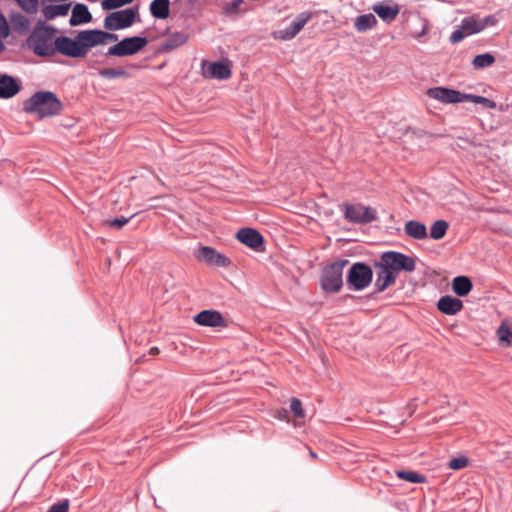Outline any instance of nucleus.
Masks as SVG:
<instances>
[{"mask_svg": "<svg viewBox=\"0 0 512 512\" xmlns=\"http://www.w3.org/2000/svg\"><path fill=\"white\" fill-rule=\"evenodd\" d=\"M23 110L28 114L37 115L39 119H43L60 114L62 103L55 93L38 91L24 101Z\"/></svg>", "mask_w": 512, "mask_h": 512, "instance_id": "1", "label": "nucleus"}, {"mask_svg": "<svg viewBox=\"0 0 512 512\" xmlns=\"http://www.w3.org/2000/svg\"><path fill=\"white\" fill-rule=\"evenodd\" d=\"M56 33L55 27L38 23L30 33L27 45L37 56H54L56 54Z\"/></svg>", "mask_w": 512, "mask_h": 512, "instance_id": "2", "label": "nucleus"}, {"mask_svg": "<svg viewBox=\"0 0 512 512\" xmlns=\"http://www.w3.org/2000/svg\"><path fill=\"white\" fill-rule=\"evenodd\" d=\"M93 48L90 31H79L74 38L68 36L56 37V54L69 58H84Z\"/></svg>", "mask_w": 512, "mask_h": 512, "instance_id": "3", "label": "nucleus"}, {"mask_svg": "<svg viewBox=\"0 0 512 512\" xmlns=\"http://www.w3.org/2000/svg\"><path fill=\"white\" fill-rule=\"evenodd\" d=\"M496 23L497 20L493 15L484 18H480L477 14L464 17L457 29L450 35L449 40L452 44H456L468 36L482 32L489 26H494Z\"/></svg>", "mask_w": 512, "mask_h": 512, "instance_id": "4", "label": "nucleus"}, {"mask_svg": "<svg viewBox=\"0 0 512 512\" xmlns=\"http://www.w3.org/2000/svg\"><path fill=\"white\" fill-rule=\"evenodd\" d=\"M348 264V260H337L322 270L320 277V286L326 293H337L343 286V269Z\"/></svg>", "mask_w": 512, "mask_h": 512, "instance_id": "5", "label": "nucleus"}, {"mask_svg": "<svg viewBox=\"0 0 512 512\" xmlns=\"http://www.w3.org/2000/svg\"><path fill=\"white\" fill-rule=\"evenodd\" d=\"M380 262L396 276L402 271L411 273L416 268V261L413 257L397 251L382 253Z\"/></svg>", "mask_w": 512, "mask_h": 512, "instance_id": "6", "label": "nucleus"}, {"mask_svg": "<svg viewBox=\"0 0 512 512\" xmlns=\"http://www.w3.org/2000/svg\"><path fill=\"white\" fill-rule=\"evenodd\" d=\"M148 43V40L146 37L142 36H133V37H126L116 43L115 45L111 46L107 52L105 53L106 56H117V57H125V56H131L134 54H137L139 51H141Z\"/></svg>", "mask_w": 512, "mask_h": 512, "instance_id": "7", "label": "nucleus"}, {"mask_svg": "<svg viewBox=\"0 0 512 512\" xmlns=\"http://www.w3.org/2000/svg\"><path fill=\"white\" fill-rule=\"evenodd\" d=\"M373 279V271L365 263L357 262L354 263L347 274V283L355 291H361L368 287Z\"/></svg>", "mask_w": 512, "mask_h": 512, "instance_id": "8", "label": "nucleus"}, {"mask_svg": "<svg viewBox=\"0 0 512 512\" xmlns=\"http://www.w3.org/2000/svg\"><path fill=\"white\" fill-rule=\"evenodd\" d=\"M137 8H127L109 13L104 19V28L108 31H117L130 27L136 16Z\"/></svg>", "mask_w": 512, "mask_h": 512, "instance_id": "9", "label": "nucleus"}, {"mask_svg": "<svg viewBox=\"0 0 512 512\" xmlns=\"http://www.w3.org/2000/svg\"><path fill=\"white\" fill-rule=\"evenodd\" d=\"M342 207L344 218L351 223L367 224L377 220V212L372 207L348 203L343 204Z\"/></svg>", "mask_w": 512, "mask_h": 512, "instance_id": "10", "label": "nucleus"}, {"mask_svg": "<svg viewBox=\"0 0 512 512\" xmlns=\"http://www.w3.org/2000/svg\"><path fill=\"white\" fill-rule=\"evenodd\" d=\"M427 95L432 99L446 104L461 103L467 100L466 93L445 87L430 88L427 91Z\"/></svg>", "mask_w": 512, "mask_h": 512, "instance_id": "11", "label": "nucleus"}, {"mask_svg": "<svg viewBox=\"0 0 512 512\" xmlns=\"http://www.w3.org/2000/svg\"><path fill=\"white\" fill-rule=\"evenodd\" d=\"M236 238L251 249L258 250L263 245V236L253 228H241Z\"/></svg>", "mask_w": 512, "mask_h": 512, "instance_id": "12", "label": "nucleus"}, {"mask_svg": "<svg viewBox=\"0 0 512 512\" xmlns=\"http://www.w3.org/2000/svg\"><path fill=\"white\" fill-rule=\"evenodd\" d=\"M197 258L199 260H202L210 265H215L218 267H225L229 264V260L224 255L218 253L215 249L208 247V246H202L198 250Z\"/></svg>", "mask_w": 512, "mask_h": 512, "instance_id": "13", "label": "nucleus"}, {"mask_svg": "<svg viewBox=\"0 0 512 512\" xmlns=\"http://www.w3.org/2000/svg\"><path fill=\"white\" fill-rule=\"evenodd\" d=\"M311 13L310 12H302L300 13L284 30H282L281 38L284 40L293 39L306 25V23L310 20Z\"/></svg>", "mask_w": 512, "mask_h": 512, "instance_id": "14", "label": "nucleus"}, {"mask_svg": "<svg viewBox=\"0 0 512 512\" xmlns=\"http://www.w3.org/2000/svg\"><path fill=\"white\" fill-rule=\"evenodd\" d=\"M375 266L379 269L374 283L376 292H383L385 289L395 283L397 277L380 261L377 262Z\"/></svg>", "mask_w": 512, "mask_h": 512, "instance_id": "15", "label": "nucleus"}, {"mask_svg": "<svg viewBox=\"0 0 512 512\" xmlns=\"http://www.w3.org/2000/svg\"><path fill=\"white\" fill-rule=\"evenodd\" d=\"M194 321L201 326L218 327L224 325L222 314L216 310H203L194 316Z\"/></svg>", "mask_w": 512, "mask_h": 512, "instance_id": "16", "label": "nucleus"}, {"mask_svg": "<svg viewBox=\"0 0 512 512\" xmlns=\"http://www.w3.org/2000/svg\"><path fill=\"white\" fill-rule=\"evenodd\" d=\"M20 89L21 84L17 79L7 74H0V98H12Z\"/></svg>", "mask_w": 512, "mask_h": 512, "instance_id": "17", "label": "nucleus"}, {"mask_svg": "<svg viewBox=\"0 0 512 512\" xmlns=\"http://www.w3.org/2000/svg\"><path fill=\"white\" fill-rule=\"evenodd\" d=\"M205 77L225 80L231 76V69L228 64L217 61L210 63L207 68L203 70Z\"/></svg>", "mask_w": 512, "mask_h": 512, "instance_id": "18", "label": "nucleus"}, {"mask_svg": "<svg viewBox=\"0 0 512 512\" xmlns=\"http://www.w3.org/2000/svg\"><path fill=\"white\" fill-rule=\"evenodd\" d=\"M437 308L446 315H455L462 310L463 302L458 298L446 295L438 300Z\"/></svg>", "mask_w": 512, "mask_h": 512, "instance_id": "19", "label": "nucleus"}, {"mask_svg": "<svg viewBox=\"0 0 512 512\" xmlns=\"http://www.w3.org/2000/svg\"><path fill=\"white\" fill-rule=\"evenodd\" d=\"M92 21V15L87 7L83 3H77L72 9V15L69 20L71 26H78L86 24Z\"/></svg>", "mask_w": 512, "mask_h": 512, "instance_id": "20", "label": "nucleus"}, {"mask_svg": "<svg viewBox=\"0 0 512 512\" xmlns=\"http://www.w3.org/2000/svg\"><path fill=\"white\" fill-rule=\"evenodd\" d=\"M407 236L415 240H423L428 237L425 224L417 220H409L404 225Z\"/></svg>", "mask_w": 512, "mask_h": 512, "instance_id": "21", "label": "nucleus"}, {"mask_svg": "<svg viewBox=\"0 0 512 512\" xmlns=\"http://www.w3.org/2000/svg\"><path fill=\"white\" fill-rule=\"evenodd\" d=\"M12 29L18 34H26L31 27L30 20L20 12H12L9 15Z\"/></svg>", "mask_w": 512, "mask_h": 512, "instance_id": "22", "label": "nucleus"}, {"mask_svg": "<svg viewBox=\"0 0 512 512\" xmlns=\"http://www.w3.org/2000/svg\"><path fill=\"white\" fill-rule=\"evenodd\" d=\"M92 46L105 45L108 42L118 41V35L99 29H89Z\"/></svg>", "mask_w": 512, "mask_h": 512, "instance_id": "23", "label": "nucleus"}, {"mask_svg": "<svg viewBox=\"0 0 512 512\" xmlns=\"http://www.w3.org/2000/svg\"><path fill=\"white\" fill-rule=\"evenodd\" d=\"M170 12V0H153L150 3V13L157 19H166Z\"/></svg>", "mask_w": 512, "mask_h": 512, "instance_id": "24", "label": "nucleus"}, {"mask_svg": "<svg viewBox=\"0 0 512 512\" xmlns=\"http://www.w3.org/2000/svg\"><path fill=\"white\" fill-rule=\"evenodd\" d=\"M472 287L471 280L466 276H457L453 279L452 289L459 297L466 296L472 290Z\"/></svg>", "mask_w": 512, "mask_h": 512, "instance_id": "25", "label": "nucleus"}, {"mask_svg": "<svg viewBox=\"0 0 512 512\" xmlns=\"http://www.w3.org/2000/svg\"><path fill=\"white\" fill-rule=\"evenodd\" d=\"M373 11L384 21H392L397 16L399 9L397 5L390 6L382 3L373 5Z\"/></svg>", "mask_w": 512, "mask_h": 512, "instance_id": "26", "label": "nucleus"}, {"mask_svg": "<svg viewBox=\"0 0 512 512\" xmlns=\"http://www.w3.org/2000/svg\"><path fill=\"white\" fill-rule=\"evenodd\" d=\"M70 4H57L47 5L42 9L44 17L48 20H52L59 16H66L69 12Z\"/></svg>", "mask_w": 512, "mask_h": 512, "instance_id": "27", "label": "nucleus"}, {"mask_svg": "<svg viewBox=\"0 0 512 512\" xmlns=\"http://www.w3.org/2000/svg\"><path fill=\"white\" fill-rule=\"evenodd\" d=\"M377 24L376 17L369 13V14H363L356 18L355 20V28L359 32H365L371 28H373Z\"/></svg>", "mask_w": 512, "mask_h": 512, "instance_id": "28", "label": "nucleus"}, {"mask_svg": "<svg viewBox=\"0 0 512 512\" xmlns=\"http://www.w3.org/2000/svg\"><path fill=\"white\" fill-rule=\"evenodd\" d=\"M188 40L187 35L184 32H175L172 33L163 43V48L166 50L175 49L183 44H185Z\"/></svg>", "mask_w": 512, "mask_h": 512, "instance_id": "29", "label": "nucleus"}, {"mask_svg": "<svg viewBox=\"0 0 512 512\" xmlns=\"http://www.w3.org/2000/svg\"><path fill=\"white\" fill-rule=\"evenodd\" d=\"M449 228V223L446 220L435 221L430 228V237L433 240L442 239Z\"/></svg>", "mask_w": 512, "mask_h": 512, "instance_id": "30", "label": "nucleus"}, {"mask_svg": "<svg viewBox=\"0 0 512 512\" xmlns=\"http://www.w3.org/2000/svg\"><path fill=\"white\" fill-rule=\"evenodd\" d=\"M396 475L407 482L410 483H424L426 482V477L422 474H419L414 471L407 470H396Z\"/></svg>", "mask_w": 512, "mask_h": 512, "instance_id": "31", "label": "nucleus"}, {"mask_svg": "<svg viewBox=\"0 0 512 512\" xmlns=\"http://www.w3.org/2000/svg\"><path fill=\"white\" fill-rule=\"evenodd\" d=\"M495 62V58L490 53L479 54L475 56L472 64L475 69H482L491 66Z\"/></svg>", "mask_w": 512, "mask_h": 512, "instance_id": "32", "label": "nucleus"}, {"mask_svg": "<svg viewBox=\"0 0 512 512\" xmlns=\"http://www.w3.org/2000/svg\"><path fill=\"white\" fill-rule=\"evenodd\" d=\"M476 104H483L485 107L489 109H495L497 104L495 101L488 99L484 96L474 95V94H467V100Z\"/></svg>", "mask_w": 512, "mask_h": 512, "instance_id": "33", "label": "nucleus"}, {"mask_svg": "<svg viewBox=\"0 0 512 512\" xmlns=\"http://www.w3.org/2000/svg\"><path fill=\"white\" fill-rule=\"evenodd\" d=\"M19 7L28 14H35L38 10L39 0H15Z\"/></svg>", "mask_w": 512, "mask_h": 512, "instance_id": "34", "label": "nucleus"}, {"mask_svg": "<svg viewBox=\"0 0 512 512\" xmlns=\"http://www.w3.org/2000/svg\"><path fill=\"white\" fill-rule=\"evenodd\" d=\"M98 74L101 77L106 78V79H116V78L127 76V72L123 69H110V68L100 69Z\"/></svg>", "mask_w": 512, "mask_h": 512, "instance_id": "35", "label": "nucleus"}, {"mask_svg": "<svg viewBox=\"0 0 512 512\" xmlns=\"http://www.w3.org/2000/svg\"><path fill=\"white\" fill-rule=\"evenodd\" d=\"M133 1L134 0H103L101 6L103 10H113L130 4Z\"/></svg>", "mask_w": 512, "mask_h": 512, "instance_id": "36", "label": "nucleus"}, {"mask_svg": "<svg viewBox=\"0 0 512 512\" xmlns=\"http://www.w3.org/2000/svg\"><path fill=\"white\" fill-rule=\"evenodd\" d=\"M468 465V458L465 456H459L452 458L448 462V467L452 470H460Z\"/></svg>", "mask_w": 512, "mask_h": 512, "instance_id": "37", "label": "nucleus"}, {"mask_svg": "<svg viewBox=\"0 0 512 512\" xmlns=\"http://www.w3.org/2000/svg\"><path fill=\"white\" fill-rule=\"evenodd\" d=\"M290 410L296 417H304V411L302 408V403L297 398H292L290 403Z\"/></svg>", "mask_w": 512, "mask_h": 512, "instance_id": "38", "label": "nucleus"}, {"mask_svg": "<svg viewBox=\"0 0 512 512\" xmlns=\"http://www.w3.org/2000/svg\"><path fill=\"white\" fill-rule=\"evenodd\" d=\"M499 339L508 344L512 343V331L509 328L501 326L498 329Z\"/></svg>", "mask_w": 512, "mask_h": 512, "instance_id": "39", "label": "nucleus"}, {"mask_svg": "<svg viewBox=\"0 0 512 512\" xmlns=\"http://www.w3.org/2000/svg\"><path fill=\"white\" fill-rule=\"evenodd\" d=\"M69 509V501L67 499L53 504L48 512H68Z\"/></svg>", "mask_w": 512, "mask_h": 512, "instance_id": "40", "label": "nucleus"}, {"mask_svg": "<svg viewBox=\"0 0 512 512\" xmlns=\"http://www.w3.org/2000/svg\"><path fill=\"white\" fill-rule=\"evenodd\" d=\"M9 25L3 14L0 13V37L7 38L9 36Z\"/></svg>", "mask_w": 512, "mask_h": 512, "instance_id": "41", "label": "nucleus"}, {"mask_svg": "<svg viewBox=\"0 0 512 512\" xmlns=\"http://www.w3.org/2000/svg\"><path fill=\"white\" fill-rule=\"evenodd\" d=\"M129 220H130V218H126V217L114 218V219L108 220L107 224L111 227L121 228L125 224H127L129 222Z\"/></svg>", "mask_w": 512, "mask_h": 512, "instance_id": "42", "label": "nucleus"}, {"mask_svg": "<svg viewBox=\"0 0 512 512\" xmlns=\"http://www.w3.org/2000/svg\"><path fill=\"white\" fill-rule=\"evenodd\" d=\"M242 3L243 0H233L227 7V11L230 13L236 12Z\"/></svg>", "mask_w": 512, "mask_h": 512, "instance_id": "43", "label": "nucleus"}, {"mask_svg": "<svg viewBox=\"0 0 512 512\" xmlns=\"http://www.w3.org/2000/svg\"><path fill=\"white\" fill-rule=\"evenodd\" d=\"M158 353H159V349H158L157 347H152V348H150V350H149V354H150V355H156V354H158Z\"/></svg>", "mask_w": 512, "mask_h": 512, "instance_id": "44", "label": "nucleus"}, {"mask_svg": "<svg viewBox=\"0 0 512 512\" xmlns=\"http://www.w3.org/2000/svg\"><path fill=\"white\" fill-rule=\"evenodd\" d=\"M3 39L2 37H0V53L3 52L5 50V45L3 43Z\"/></svg>", "mask_w": 512, "mask_h": 512, "instance_id": "45", "label": "nucleus"}, {"mask_svg": "<svg viewBox=\"0 0 512 512\" xmlns=\"http://www.w3.org/2000/svg\"><path fill=\"white\" fill-rule=\"evenodd\" d=\"M310 455H311L312 457L316 458V454H315L312 450H310Z\"/></svg>", "mask_w": 512, "mask_h": 512, "instance_id": "46", "label": "nucleus"}, {"mask_svg": "<svg viewBox=\"0 0 512 512\" xmlns=\"http://www.w3.org/2000/svg\"><path fill=\"white\" fill-rule=\"evenodd\" d=\"M508 457H509V459L512 460V450L509 452V456Z\"/></svg>", "mask_w": 512, "mask_h": 512, "instance_id": "47", "label": "nucleus"}]
</instances>
